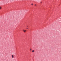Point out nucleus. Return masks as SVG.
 Here are the masks:
<instances>
[{
  "label": "nucleus",
  "instance_id": "obj_6",
  "mask_svg": "<svg viewBox=\"0 0 61 61\" xmlns=\"http://www.w3.org/2000/svg\"><path fill=\"white\" fill-rule=\"evenodd\" d=\"M31 5H33V4H31Z\"/></svg>",
  "mask_w": 61,
  "mask_h": 61
},
{
  "label": "nucleus",
  "instance_id": "obj_2",
  "mask_svg": "<svg viewBox=\"0 0 61 61\" xmlns=\"http://www.w3.org/2000/svg\"><path fill=\"white\" fill-rule=\"evenodd\" d=\"M12 58H14V55H12Z\"/></svg>",
  "mask_w": 61,
  "mask_h": 61
},
{
  "label": "nucleus",
  "instance_id": "obj_10",
  "mask_svg": "<svg viewBox=\"0 0 61 61\" xmlns=\"http://www.w3.org/2000/svg\"><path fill=\"white\" fill-rule=\"evenodd\" d=\"M27 27H28V26H27Z\"/></svg>",
  "mask_w": 61,
  "mask_h": 61
},
{
  "label": "nucleus",
  "instance_id": "obj_3",
  "mask_svg": "<svg viewBox=\"0 0 61 61\" xmlns=\"http://www.w3.org/2000/svg\"><path fill=\"white\" fill-rule=\"evenodd\" d=\"M35 52L34 50H33L32 51V52Z\"/></svg>",
  "mask_w": 61,
  "mask_h": 61
},
{
  "label": "nucleus",
  "instance_id": "obj_9",
  "mask_svg": "<svg viewBox=\"0 0 61 61\" xmlns=\"http://www.w3.org/2000/svg\"><path fill=\"white\" fill-rule=\"evenodd\" d=\"M26 28L27 29H28V28Z\"/></svg>",
  "mask_w": 61,
  "mask_h": 61
},
{
  "label": "nucleus",
  "instance_id": "obj_1",
  "mask_svg": "<svg viewBox=\"0 0 61 61\" xmlns=\"http://www.w3.org/2000/svg\"><path fill=\"white\" fill-rule=\"evenodd\" d=\"M23 31L24 32V33H25V32L26 31V30H23Z\"/></svg>",
  "mask_w": 61,
  "mask_h": 61
},
{
  "label": "nucleus",
  "instance_id": "obj_5",
  "mask_svg": "<svg viewBox=\"0 0 61 61\" xmlns=\"http://www.w3.org/2000/svg\"><path fill=\"white\" fill-rule=\"evenodd\" d=\"M0 9H1V7H0Z\"/></svg>",
  "mask_w": 61,
  "mask_h": 61
},
{
  "label": "nucleus",
  "instance_id": "obj_4",
  "mask_svg": "<svg viewBox=\"0 0 61 61\" xmlns=\"http://www.w3.org/2000/svg\"><path fill=\"white\" fill-rule=\"evenodd\" d=\"M35 6H36V4H35Z\"/></svg>",
  "mask_w": 61,
  "mask_h": 61
},
{
  "label": "nucleus",
  "instance_id": "obj_7",
  "mask_svg": "<svg viewBox=\"0 0 61 61\" xmlns=\"http://www.w3.org/2000/svg\"><path fill=\"white\" fill-rule=\"evenodd\" d=\"M32 50V49H30V50Z\"/></svg>",
  "mask_w": 61,
  "mask_h": 61
},
{
  "label": "nucleus",
  "instance_id": "obj_8",
  "mask_svg": "<svg viewBox=\"0 0 61 61\" xmlns=\"http://www.w3.org/2000/svg\"><path fill=\"white\" fill-rule=\"evenodd\" d=\"M42 3V2H41V3Z\"/></svg>",
  "mask_w": 61,
  "mask_h": 61
}]
</instances>
